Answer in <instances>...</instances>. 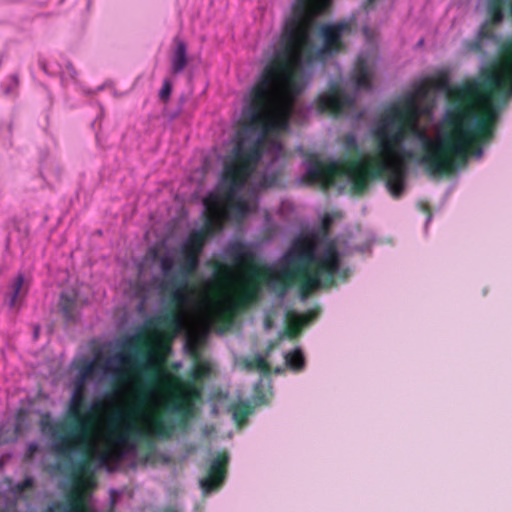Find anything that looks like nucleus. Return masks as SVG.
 <instances>
[{
    "label": "nucleus",
    "mask_w": 512,
    "mask_h": 512,
    "mask_svg": "<svg viewBox=\"0 0 512 512\" xmlns=\"http://www.w3.org/2000/svg\"><path fill=\"white\" fill-rule=\"evenodd\" d=\"M228 455L219 453L211 462L208 474L201 480H225L227 475Z\"/></svg>",
    "instance_id": "6ab92c4d"
},
{
    "label": "nucleus",
    "mask_w": 512,
    "mask_h": 512,
    "mask_svg": "<svg viewBox=\"0 0 512 512\" xmlns=\"http://www.w3.org/2000/svg\"><path fill=\"white\" fill-rule=\"evenodd\" d=\"M376 0H366L365 4H364V8L366 10L370 9V7L373 6V4L375 3Z\"/></svg>",
    "instance_id": "79ce46f5"
},
{
    "label": "nucleus",
    "mask_w": 512,
    "mask_h": 512,
    "mask_svg": "<svg viewBox=\"0 0 512 512\" xmlns=\"http://www.w3.org/2000/svg\"><path fill=\"white\" fill-rule=\"evenodd\" d=\"M141 370L147 376V381L137 386L133 404L125 411L116 412L114 414L112 422H123L125 426L122 431L114 433L116 447L105 448L97 454V458L101 464H108L110 461L120 460L123 456L121 448L128 445L130 438L141 433V430L132 420L144 414L162 375L160 369L154 364H145L141 366Z\"/></svg>",
    "instance_id": "423d86ee"
},
{
    "label": "nucleus",
    "mask_w": 512,
    "mask_h": 512,
    "mask_svg": "<svg viewBox=\"0 0 512 512\" xmlns=\"http://www.w3.org/2000/svg\"><path fill=\"white\" fill-rule=\"evenodd\" d=\"M499 54V61L483 70L479 80L448 91L449 106L436 139L418 127L411 103L403 109L390 107L374 131L382 159L358 157L343 164L314 159L308 165L306 181L327 190L337 177L346 175L352 191L359 195L367 190L371 179L385 176L391 196L399 199L405 187L406 163L414 156L403 147L408 133L421 142L423 153L419 161L432 175H449L469 155L482 156L484 146L495 137L502 105L512 97V37L502 43Z\"/></svg>",
    "instance_id": "f257e3e1"
},
{
    "label": "nucleus",
    "mask_w": 512,
    "mask_h": 512,
    "mask_svg": "<svg viewBox=\"0 0 512 512\" xmlns=\"http://www.w3.org/2000/svg\"><path fill=\"white\" fill-rule=\"evenodd\" d=\"M150 427L154 434L160 436H170L173 429V425L170 422H167L160 414L151 418Z\"/></svg>",
    "instance_id": "b1692460"
},
{
    "label": "nucleus",
    "mask_w": 512,
    "mask_h": 512,
    "mask_svg": "<svg viewBox=\"0 0 512 512\" xmlns=\"http://www.w3.org/2000/svg\"><path fill=\"white\" fill-rule=\"evenodd\" d=\"M298 93L295 73L290 72L289 63L281 57L273 58L263 69L259 80L250 92L248 106L243 111L247 127L260 130L261 134L249 147L241 142L235 147L248 151L258 145L261 157L268 134L286 131L294 109L292 99L277 102L280 94Z\"/></svg>",
    "instance_id": "20e7f679"
},
{
    "label": "nucleus",
    "mask_w": 512,
    "mask_h": 512,
    "mask_svg": "<svg viewBox=\"0 0 512 512\" xmlns=\"http://www.w3.org/2000/svg\"><path fill=\"white\" fill-rule=\"evenodd\" d=\"M431 89L432 88H431L429 81L425 80V81L419 83L416 86V88L414 89V91L412 93H410L409 95H407L399 105H394V106H392V108L403 109L406 104L411 103L415 108V112L417 114V121H418L419 117L421 116V113H422L420 105H419V100L425 98Z\"/></svg>",
    "instance_id": "2eb2a0df"
},
{
    "label": "nucleus",
    "mask_w": 512,
    "mask_h": 512,
    "mask_svg": "<svg viewBox=\"0 0 512 512\" xmlns=\"http://www.w3.org/2000/svg\"><path fill=\"white\" fill-rule=\"evenodd\" d=\"M172 92V83L169 79H164L162 87L159 92V99L166 104Z\"/></svg>",
    "instance_id": "473e14b6"
},
{
    "label": "nucleus",
    "mask_w": 512,
    "mask_h": 512,
    "mask_svg": "<svg viewBox=\"0 0 512 512\" xmlns=\"http://www.w3.org/2000/svg\"><path fill=\"white\" fill-rule=\"evenodd\" d=\"M205 206L204 224L199 230H193L189 233L187 239L180 248L182 262L177 275H173L174 260L165 255L160 257V269L168 279H184L188 281L197 270L200 262V255L204 249L208 237L220 232L226 221V213L223 208L222 199L218 195L209 194L203 201Z\"/></svg>",
    "instance_id": "39448f33"
},
{
    "label": "nucleus",
    "mask_w": 512,
    "mask_h": 512,
    "mask_svg": "<svg viewBox=\"0 0 512 512\" xmlns=\"http://www.w3.org/2000/svg\"><path fill=\"white\" fill-rule=\"evenodd\" d=\"M178 115H179V111H176V112H170V111H168L167 109H164V110H163V116H164L165 118H168L169 120H173V119H175Z\"/></svg>",
    "instance_id": "4c0bfd02"
},
{
    "label": "nucleus",
    "mask_w": 512,
    "mask_h": 512,
    "mask_svg": "<svg viewBox=\"0 0 512 512\" xmlns=\"http://www.w3.org/2000/svg\"><path fill=\"white\" fill-rule=\"evenodd\" d=\"M26 293L27 288L24 287V276L19 274L11 284V292L7 294L9 306L11 308L18 307Z\"/></svg>",
    "instance_id": "4be33fe9"
},
{
    "label": "nucleus",
    "mask_w": 512,
    "mask_h": 512,
    "mask_svg": "<svg viewBox=\"0 0 512 512\" xmlns=\"http://www.w3.org/2000/svg\"><path fill=\"white\" fill-rule=\"evenodd\" d=\"M271 325H272L271 320H270L269 318H267V319H266V321H265V327H266L267 329H269V328L271 327Z\"/></svg>",
    "instance_id": "c03bdc74"
},
{
    "label": "nucleus",
    "mask_w": 512,
    "mask_h": 512,
    "mask_svg": "<svg viewBox=\"0 0 512 512\" xmlns=\"http://www.w3.org/2000/svg\"><path fill=\"white\" fill-rule=\"evenodd\" d=\"M23 480L29 481V480H33V479L31 477L26 476Z\"/></svg>",
    "instance_id": "49530a36"
},
{
    "label": "nucleus",
    "mask_w": 512,
    "mask_h": 512,
    "mask_svg": "<svg viewBox=\"0 0 512 512\" xmlns=\"http://www.w3.org/2000/svg\"><path fill=\"white\" fill-rule=\"evenodd\" d=\"M160 512H182V511L175 506H169V507L162 509Z\"/></svg>",
    "instance_id": "58836bf2"
},
{
    "label": "nucleus",
    "mask_w": 512,
    "mask_h": 512,
    "mask_svg": "<svg viewBox=\"0 0 512 512\" xmlns=\"http://www.w3.org/2000/svg\"><path fill=\"white\" fill-rule=\"evenodd\" d=\"M61 422L59 423H53L50 416L48 414L41 417L40 420V426L41 430L43 432L49 431L53 437V448L55 452L65 458H70L75 452L81 451L83 452L87 457L90 456L91 450L88 448L87 445H80V444H73L74 447L70 452H63L59 450L58 443L60 442V438L64 435V433H67L66 431H69L68 428H59Z\"/></svg>",
    "instance_id": "ddd939ff"
},
{
    "label": "nucleus",
    "mask_w": 512,
    "mask_h": 512,
    "mask_svg": "<svg viewBox=\"0 0 512 512\" xmlns=\"http://www.w3.org/2000/svg\"><path fill=\"white\" fill-rule=\"evenodd\" d=\"M506 2L507 0H488V19L480 26L474 39L463 41L464 52L485 56L494 47L497 42L494 26L502 22Z\"/></svg>",
    "instance_id": "9d476101"
},
{
    "label": "nucleus",
    "mask_w": 512,
    "mask_h": 512,
    "mask_svg": "<svg viewBox=\"0 0 512 512\" xmlns=\"http://www.w3.org/2000/svg\"><path fill=\"white\" fill-rule=\"evenodd\" d=\"M113 360L118 361L122 368L115 370V375L121 381H126L128 379L129 374L135 372L139 366L136 365L135 358L132 354H126L121 352L117 354ZM112 359L107 360L106 364H109ZM105 369H108V365L105 366Z\"/></svg>",
    "instance_id": "a211bd4d"
},
{
    "label": "nucleus",
    "mask_w": 512,
    "mask_h": 512,
    "mask_svg": "<svg viewBox=\"0 0 512 512\" xmlns=\"http://www.w3.org/2000/svg\"><path fill=\"white\" fill-rule=\"evenodd\" d=\"M432 89H446L448 87V76L440 74L434 78L428 79Z\"/></svg>",
    "instance_id": "c756f323"
},
{
    "label": "nucleus",
    "mask_w": 512,
    "mask_h": 512,
    "mask_svg": "<svg viewBox=\"0 0 512 512\" xmlns=\"http://www.w3.org/2000/svg\"><path fill=\"white\" fill-rule=\"evenodd\" d=\"M330 5V0H296L292 16L286 20L281 35L282 49L273 58L281 57L289 63L290 72L295 73L303 60L324 61L345 50L343 37L352 33L355 18L323 24L319 28L322 46L315 48L310 39L314 18L322 14Z\"/></svg>",
    "instance_id": "7ed1b4c3"
},
{
    "label": "nucleus",
    "mask_w": 512,
    "mask_h": 512,
    "mask_svg": "<svg viewBox=\"0 0 512 512\" xmlns=\"http://www.w3.org/2000/svg\"><path fill=\"white\" fill-rule=\"evenodd\" d=\"M66 484V482H64ZM67 484H72L73 486H85V487H88V488H94L97 484V482H90V481H87V482H67Z\"/></svg>",
    "instance_id": "c9c22d12"
},
{
    "label": "nucleus",
    "mask_w": 512,
    "mask_h": 512,
    "mask_svg": "<svg viewBox=\"0 0 512 512\" xmlns=\"http://www.w3.org/2000/svg\"><path fill=\"white\" fill-rule=\"evenodd\" d=\"M260 160L261 153L258 145H256L248 151H243L240 147H234L231 156L224 162L221 176V185L224 192L217 195L222 199L226 218L228 217L226 207L233 208L241 216H245L249 212L248 202L241 197H237V194L253 175Z\"/></svg>",
    "instance_id": "0eeeda50"
},
{
    "label": "nucleus",
    "mask_w": 512,
    "mask_h": 512,
    "mask_svg": "<svg viewBox=\"0 0 512 512\" xmlns=\"http://www.w3.org/2000/svg\"><path fill=\"white\" fill-rule=\"evenodd\" d=\"M102 409L101 401H95L89 409L87 408L84 384L77 383L69 401L65 420L59 425L60 429L68 428L69 430L60 438L59 450L70 452L74 447L73 444H80L87 445L92 451L97 423L96 413Z\"/></svg>",
    "instance_id": "6e6552de"
},
{
    "label": "nucleus",
    "mask_w": 512,
    "mask_h": 512,
    "mask_svg": "<svg viewBox=\"0 0 512 512\" xmlns=\"http://www.w3.org/2000/svg\"><path fill=\"white\" fill-rule=\"evenodd\" d=\"M204 496L217 492L221 489L224 482H199Z\"/></svg>",
    "instance_id": "7c9ffc66"
},
{
    "label": "nucleus",
    "mask_w": 512,
    "mask_h": 512,
    "mask_svg": "<svg viewBox=\"0 0 512 512\" xmlns=\"http://www.w3.org/2000/svg\"><path fill=\"white\" fill-rule=\"evenodd\" d=\"M285 363L293 371H301L305 367V358L299 348L285 354Z\"/></svg>",
    "instance_id": "393cba45"
},
{
    "label": "nucleus",
    "mask_w": 512,
    "mask_h": 512,
    "mask_svg": "<svg viewBox=\"0 0 512 512\" xmlns=\"http://www.w3.org/2000/svg\"><path fill=\"white\" fill-rule=\"evenodd\" d=\"M234 421L238 426L246 423L248 416L253 412L252 406L248 402H238L231 405L230 408Z\"/></svg>",
    "instance_id": "5701e85b"
},
{
    "label": "nucleus",
    "mask_w": 512,
    "mask_h": 512,
    "mask_svg": "<svg viewBox=\"0 0 512 512\" xmlns=\"http://www.w3.org/2000/svg\"><path fill=\"white\" fill-rule=\"evenodd\" d=\"M27 419V412L25 409H19L15 415V425L13 431V439L15 440L22 432Z\"/></svg>",
    "instance_id": "bb28decb"
},
{
    "label": "nucleus",
    "mask_w": 512,
    "mask_h": 512,
    "mask_svg": "<svg viewBox=\"0 0 512 512\" xmlns=\"http://www.w3.org/2000/svg\"><path fill=\"white\" fill-rule=\"evenodd\" d=\"M125 347L130 351V352H134V353H137L139 352L140 350L142 349H146V348H149V344L148 342L140 337V336H136V337H133L131 339H129L126 343H125Z\"/></svg>",
    "instance_id": "cd10ccee"
},
{
    "label": "nucleus",
    "mask_w": 512,
    "mask_h": 512,
    "mask_svg": "<svg viewBox=\"0 0 512 512\" xmlns=\"http://www.w3.org/2000/svg\"><path fill=\"white\" fill-rule=\"evenodd\" d=\"M319 313L320 309L318 307L309 309L303 314L288 311L286 313V326L284 330L286 336L291 339L297 337L300 334L302 327L316 319Z\"/></svg>",
    "instance_id": "4468645a"
},
{
    "label": "nucleus",
    "mask_w": 512,
    "mask_h": 512,
    "mask_svg": "<svg viewBox=\"0 0 512 512\" xmlns=\"http://www.w3.org/2000/svg\"><path fill=\"white\" fill-rule=\"evenodd\" d=\"M245 366L249 370H258L264 375H268L271 371L270 364L267 362L266 359L259 355L255 356L250 360H246Z\"/></svg>",
    "instance_id": "a878e982"
},
{
    "label": "nucleus",
    "mask_w": 512,
    "mask_h": 512,
    "mask_svg": "<svg viewBox=\"0 0 512 512\" xmlns=\"http://www.w3.org/2000/svg\"><path fill=\"white\" fill-rule=\"evenodd\" d=\"M59 307L66 322H75L78 317L77 299L75 295L61 293Z\"/></svg>",
    "instance_id": "412c9836"
},
{
    "label": "nucleus",
    "mask_w": 512,
    "mask_h": 512,
    "mask_svg": "<svg viewBox=\"0 0 512 512\" xmlns=\"http://www.w3.org/2000/svg\"><path fill=\"white\" fill-rule=\"evenodd\" d=\"M10 441H14V439L12 436L9 435V431L0 429V446Z\"/></svg>",
    "instance_id": "f704fd0d"
},
{
    "label": "nucleus",
    "mask_w": 512,
    "mask_h": 512,
    "mask_svg": "<svg viewBox=\"0 0 512 512\" xmlns=\"http://www.w3.org/2000/svg\"><path fill=\"white\" fill-rule=\"evenodd\" d=\"M96 370V362L91 361L83 364L80 367L79 375H80V381L78 383L84 384V381L88 378H90Z\"/></svg>",
    "instance_id": "c85d7f7f"
},
{
    "label": "nucleus",
    "mask_w": 512,
    "mask_h": 512,
    "mask_svg": "<svg viewBox=\"0 0 512 512\" xmlns=\"http://www.w3.org/2000/svg\"><path fill=\"white\" fill-rule=\"evenodd\" d=\"M506 6L509 7L510 15L512 16V0H507Z\"/></svg>",
    "instance_id": "37998d69"
},
{
    "label": "nucleus",
    "mask_w": 512,
    "mask_h": 512,
    "mask_svg": "<svg viewBox=\"0 0 512 512\" xmlns=\"http://www.w3.org/2000/svg\"><path fill=\"white\" fill-rule=\"evenodd\" d=\"M212 373V367L206 360L195 358L193 367L189 372L188 379L183 383H191L192 387H203L202 381L208 378Z\"/></svg>",
    "instance_id": "f3484780"
},
{
    "label": "nucleus",
    "mask_w": 512,
    "mask_h": 512,
    "mask_svg": "<svg viewBox=\"0 0 512 512\" xmlns=\"http://www.w3.org/2000/svg\"><path fill=\"white\" fill-rule=\"evenodd\" d=\"M331 222H332V219L330 218V216L326 215L323 219V226L325 228H328L331 225Z\"/></svg>",
    "instance_id": "ea45409f"
},
{
    "label": "nucleus",
    "mask_w": 512,
    "mask_h": 512,
    "mask_svg": "<svg viewBox=\"0 0 512 512\" xmlns=\"http://www.w3.org/2000/svg\"><path fill=\"white\" fill-rule=\"evenodd\" d=\"M174 50L171 55V73L180 74L188 64V54L186 43L178 38H174Z\"/></svg>",
    "instance_id": "dca6fc26"
},
{
    "label": "nucleus",
    "mask_w": 512,
    "mask_h": 512,
    "mask_svg": "<svg viewBox=\"0 0 512 512\" xmlns=\"http://www.w3.org/2000/svg\"><path fill=\"white\" fill-rule=\"evenodd\" d=\"M161 287L164 292L168 293L172 309L157 317L154 321V327L165 337L173 339L185 328L186 309L191 303L193 288L184 279L165 280Z\"/></svg>",
    "instance_id": "1a4fd4ad"
},
{
    "label": "nucleus",
    "mask_w": 512,
    "mask_h": 512,
    "mask_svg": "<svg viewBox=\"0 0 512 512\" xmlns=\"http://www.w3.org/2000/svg\"><path fill=\"white\" fill-rule=\"evenodd\" d=\"M279 181V177L276 173L265 174L259 181V187L266 189L275 186Z\"/></svg>",
    "instance_id": "2f4dec72"
},
{
    "label": "nucleus",
    "mask_w": 512,
    "mask_h": 512,
    "mask_svg": "<svg viewBox=\"0 0 512 512\" xmlns=\"http://www.w3.org/2000/svg\"><path fill=\"white\" fill-rule=\"evenodd\" d=\"M39 64H40V66H41V68H42L43 70H46V66H45V63H44V62H40Z\"/></svg>",
    "instance_id": "a18cd8bd"
},
{
    "label": "nucleus",
    "mask_w": 512,
    "mask_h": 512,
    "mask_svg": "<svg viewBox=\"0 0 512 512\" xmlns=\"http://www.w3.org/2000/svg\"><path fill=\"white\" fill-rule=\"evenodd\" d=\"M214 272L217 276H226L230 272V269L227 265L216 262L214 265Z\"/></svg>",
    "instance_id": "72a5a7b5"
},
{
    "label": "nucleus",
    "mask_w": 512,
    "mask_h": 512,
    "mask_svg": "<svg viewBox=\"0 0 512 512\" xmlns=\"http://www.w3.org/2000/svg\"><path fill=\"white\" fill-rule=\"evenodd\" d=\"M352 78L357 88H371V75L365 58L359 57L357 59Z\"/></svg>",
    "instance_id": "aec40b11"
},
{
    "label": "nucleus",
    "mask_w": 512,
    "mask_h": 512,
    "mask_svg": "<svg viewBox=\"0 0 512 512\" xmlns=\"http://www.w3.org/2000/svg\"><path fill=\"white\" fill-rule=\"evenodd\" d=\"M354 106V99L344 93L338 85H332L327 92L318 97L317 108L321 113L341 116Z\"/></svg>",
    "instance_id": "f8f14e48"
},
{
    "label": "nucleus",
    "mask_w": 512,
    "mask_h": 512,
    "mask_svg": "<svg viewBox=\"0 0 512 512\" xmlns=\"http://www.w3.org/2000/svg\"><path fill=\"white\" fill-rule=\"evenodd\" d=\"M171 397L165 403V409L177 414L180 422H187L193 417L195 403L202 398L203 387H192L191 383H183L177 376H169Z\"/></svg>",
    "instance_id": "9b49d317"
},
{
    "label": "nucleus",
    "mask_w": 512,
    "mask_h": 512,
    "mask_svg": "<svg viewBox=\"0 0 512 512\" xmlns=\"http://www.w3.org/2000/svg\"><path fill=\"white\" fill-rule=\"evenodd\" d=\"M34 482H19L17 485L18 490L24 491L33 487Z\"/></svg>",
    "instance_id": "e433bc0d"
},
{
    "label": "nucleus",
    "mask_w": 512,
    "mask_h": 512,
    "mask_svg": "<svg viewBox=\"0 0 512 512\" xmlns=\"http://www.w3.org/2000/svg\"><path fill=\"white\" fill-rule=\"evenodd\" d=\"M67 480H75V481H78V480H96L94 477H88V478H83V477H79V476H71L70 478H68Z\"/></svg>",
    "instance_id": "a19ab883"
},
{
    "label": "nucleus",
    "mask_w": 512,
    "mask_h": 512,
    "mask_svg": "<svg viewBox=\"0 0 512 512\" xmlns=\"http://www.w3.org/2000/svg\"><path fill=\"white\" fill-rule=\"evenodd\" d=\"M318 243L316 234L295 238L282 256L278 271L258 264L256 254L245 245H233L231 258L234 264L247 270L248 280L239 294L218 311L219 319L230 324L237 311L258 301L262 283L272 284L280 295L298 285L301 296L305 298L318 289L334 286L336 276L346 278L348 270H340L341 256L336 244L328 242L317 254Z\"/></svg>",
    "instance_id": "f03ea898"
}]
</instances>
